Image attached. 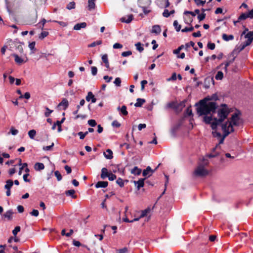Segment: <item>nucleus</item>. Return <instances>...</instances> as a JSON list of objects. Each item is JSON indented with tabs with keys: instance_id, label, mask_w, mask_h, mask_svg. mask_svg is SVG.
Segmentation results:
<instances>
[{
	"instance_id": "nucleus-1",
	"label": "nucleus",
	"mask_w": 253,
	"mask_h": 253,
	"mask_svg": "<svg viewBox=\"0 0 253 253\" xmlns=\"http://www.w3.org/2000/svg\"><path fill=\"white\" fill-rule=\"evenodd\" d=\"M229 113L227 106L223 105L218 110V119L214 118L212 120L210 116H205L204 118V121L206 123L211 124L212 129L215 130L213 131V133L216 134L217 136H220L221 134L217 131L216 129L219 127H221L223 139L234 131V126H239L242 123V120L236 113H235L232 116L230 121L221 124V123L228 116Z\"/></svg>"
},
{
	"instance_id": "nucleus-2",
	"label": "nucleus",
	"mask_w": 253,
	"mask_h": 253,
	"mask_svg": "<svg viewBox=\"0 0 253 253\" xmlns=\"http://www.w3.org/2000/svg\"><path fill=\"white\" fill-rule=\"evenodd\" d=\"M216 108V103L214 102H207L206 100H202L199 102V106L197 108V114L199 116L207 115L213 112Z\"/></svg>"
},
{
	"instance_id": "nucleus-3",
	"label": "nucleus",
	"mask_w": 253,
	"mask_h": 253,
	"mask_svg": "<svg viewBox=\"0 0 253 253\" xmlns=\"http://www.w3.org/2000/svg\"><path fill=\"white\" fill-rule=\"evenodd\" d=\"M209 162L208 159H199L198 166L193 172L195 177H203L209 174L207 169Z\"/></svg>"
},
{
	"instance_id": "nucleus-4",
	"label": "nucleus",
	"mask_w": 253,
	"mask_h": 253,
	"mask_svg": "<svg viewBox=\"0 0 253 253\" xmlns=\"http://www.w3.org/2000/svg\"><path fill=\"white\" fill-rule=\"evenodd\" d=\"M69 106V102L67 99L64 98L62 101L58 104L57 108L59 110H66Z\"/></svg>"
},
{
	"instance_id": "nucleus-5",
	"label": "nucleus",
	"mask_w": 253,
	"mask_h": 253,
	"mask_svg": "<svg viewBox=\"0 0 253 253\" xmlns=\"http://www.w3.org/2000/svg\"><path fill=\"white\" fill-rule=\"evenodd\" d=\"M154 170H152L150 167L148 166L142 172V175L146 177H149L152 175Z\"/></svg>"
},
{
	"instance_id": "nucleus-6",
	"label": "nucleus",
	"mask_w": 253,
	"mask_h": 253,
	"mask_svg": "<svg viewBox=\"0 0 253 253\" xmlns=\"http://www.w3.org/2000/svg\"><path fill=\"white\" fill-rule=\"evenodd\" d=\"M145 179V178H140L138 181H133L135 186L137 187L138 190L144 186Z\"/></svg>"
},
{
	"instance_id": "nucleus-7",
	"label": "nucleus",
	"mask_w": 253,
	"mask_h": 253,
	"mask_svg": "<svg viewBox=\"0 0 253 253\" xmlns=\"http://www.w3.org/2000/svg\"><path fill=\"white\" fill-rule=\"evenodd\" d=\"M96 0H88L87 8L89 11H91L95 8L96 5L95 2Z\"/></svg>"
},
{
	"instance_id": "nucleus-8",
	"label": "nucleus",
	"mask_w": 253,
	"mask_h": 253,
	"mask_svg": "<svg viewBox=\"0 0 253 253\" xmlns=\"http://www.w3.org/2000/svg\"><path fill=\"white\" fill-rule=\"evenodd\" d=\"M151 2V0H138V5L140 7L149 6Z\"/></svg>"
},
{
	"instance_id": "nucleus-9",
	"label": "nucleus",
	"mask_w": 253,
	"mask_h": 253,
	"mask_svg": "<svg viewBox=\"0 0 253 253\" xmlns=\"http://www.w3.org/2000/svg\"><path fill=\"white\" fill-rule=\"evenodd\" d=\"M86 100L87 101H89L91 100L92 103H95L96 101L94 95L90 91L88 92L87 95L86 96Z\"/></svg>"
},
{
	"instance_id": "nucleus-10",
	"label": "nucleus",
	"mask_w": 253,
	"mask_h": 253,
	"mask_svg": "<svg viewBox=\"0 0 253 253\" xmlns=\"http://www.w3.org/2000/svg\"><path fill=\"white\" fill-rule=\"evenodd\" d=\"M86 27V23L85 22H82L76 24L74 27V30H80L82 28H85Z\"/></svg>"
},
{
	"instance_id": "nucleus-11",
	"label": "nucleus",
	"mask_w": 253,
	"mask_h": 253,
	"mask_svg": "<svg viewBox=\"0 0 253 253\" xmlns=\"http://www.w3.org/2000/svg\"><path fill=\"white\" fill-rule=\"evenodd\" d=\"M161 32V29L159 25H156L152 27V29L151 31L152 33H154L156 34H159Z\"/></svg>"
},
{
	"instance_id": "nucleus-12",
	"label": "nucleus",
	"mask_w": 253,
	"mask_h": 253,
	"mask_svg": "<svg viewBox=\"0 0 253 253\" xmlns=\"http://www.w3.org/2000/svg\"><path fill=\"white\" fill-rule=\"evenodd\" d=\"M34 168L36 170L40 171L44 169V166L42 163H36L34 165Z\"/></svg>"
},
{
	"instance_id": "nucleus-13",
	"label": "nucleus",
	"mask_w": 253,
	"mask_h": 253,
	"mask_svg": "<svg viewBox=\"0 0 253 253\" xmlns=\"http://www.w3.org/2000/svg\"><path fill=\"white\" fill-rule=\"evenodd\" d=\"M110 173L108 172V169L105 168H103L102 169H101V178L102 179H105V178H106L108 176V175Z\"/></svg>"
},
{
	"instance_id": "nucleus-14",
	"label": "nucleus",
	"mask_w": 253,
	"mask_h": 253,
	"mask_svg": "<svg viewBox=\"0 0 253 253\" xmlns=\"http://www.w3.org/2000/svg\"><path fill=\"white\" fill-rule=\"evenodd\" d=\"M108 182L107 181H98L95 185L96 188H105L108 185Z\"/></svg>"
},
{
	"instance_id": "nucleus-15",
	"label": "nucleus",
	"mask_w": 253,
	"mask_h": 253,
	"mask_svg": "<svg viewBox=\"0 0 253 253\" xmlns=\"http://www.w3.org/2000/svg\"><path fill=\"white\" fill-rule=\"evenodd\" d=\"M141 169L138 168L137 167H134L131 169L130 172L132 174L134 175H139L141 173Z\"/></svg>"
},
{
	"instance_id": "nucleus-16",
	"label": "nucleus",
	"mask_w": 253,
	"mask_h": 253,
	"mask_svg": "<svg viewBox=\"0 0 253 253\" xmlns=\"http://www.w3.org/2000/svg\"><path fill=\"white\" fill-rule=\"evenodd\" d=\"M13 214V212L12 210H8L3 214V216L7 218L8 220H10L12 219V215Z\"/></svg>"
},
{
	"instance_id": "nucleus-17",
	"label": "nucleus",
	"mask_w": 253,
	"mask_h": 253,
	"mask_svg": "<svg viewBox=\"0 0 253 253\" xmlns=\"http://www.w3.org/2000/svg\"><path fill=\"white\" fill-rule=\"evenodd\" d=\"M132 20V15H127L126 17H123L121 19V20L123 22H125L126 23H130Z\"/></svg>"
},
{
	"instance_id": "nucleus-18",
	"label": "nucleus",
	"mask_w": 253,
	"mask_h": 253,
	"mask_svg": "<svg viewBox=\"0 0 253 253\" xmlns=\"http://www.w3.org/2000/svg\"><path fill=\"white\" fill-rule=\"evenodd\" d=\"M103 155L106 158H113V152L110 149H107L104 152Z\"/></svg>"
},
{
	"instance_id": "nucleus-19",
	"label": "nucleus",
	"mask_w": 253,
	"mask_h": 253,
	"mask_svg": "<svg viewBox=\"0 0 253 253\" xmlns=\"http://www.w3.org/2000/svg\"><path fill=\"white\" fill-rule=\"evenodd\" d=\"M13 56L14 57L15 62H16L17 64H20L24 62V60L19 57L18 55L14 54H13Z\"/></svg>"
},
{
	"instance_id": "nucleus-20",
	"label": "nucleus",
	"mask_w": 253,
	"mask_h": 253,
	"mask_svg": "<svg viewBox=\"0 0 253 253\" xmlns=\"http://www.w3.org/2000/svg\"><path fill=\"white\" fill-rule=\"evenodd\" d=\"M13 181L12 180H11V179L7 180L6 181V184L4 186V188L6 189L10 190V188L13 186Z\"/></svg>"
},
{
	"instance_id": "nucleus-21",
	"label": "nucleus",
	"mask_w": 253,
	"mask_h": 253,
	"mask_svg": "<svg viewBox=\"0 0 253 253\" xmlns=\"http://www.w3.org/2000/svg\"><path fill=\"white\" fill-rule=\"evenodd\" d=\"M247 40L242 43V49H244L246 46L249 45L253 41L251 39L247 38Z\"/></svg>"
},
{
	"instance_id": "nucleus-22",
	"label": "nucleus",
	"mask_w": 253,
	"mask_h": 253,
	"mask_svg": "<svg viewBox=\"0 0 253 253\" xmlns=\"http://www.w3.org/2000/svg\"><path fill=\"white\" fill-rule=\"evenodd\" d=\"M136 101L137 102L135 103L134 106L137 107H141L145 102V100L142 98H137Z\"/></svg>"
},
{
	"instance_id": "nucleus-23",
	"label": "nucleus",
	"mask_w": 253,
	"mask_h": 253,
	"mask_svg": "<svg viewBox=\"0 0 253 253\" xmlns=\"http://www.w3.org/2000/svg\"><path fill=\"white\" fill-rule=\"evenodd\" d=\"M118 110H120L121 113L124 116H126L128 114V112L126 110V107L125 105L122 106L121 108H120V107H118Z\"/></svg>"
},
{
	"instance_id": "nucleus-24",
	"label": "nucleus",
	"mask_w": 253,
	"mask_h": 253,
	"mask_svg": "<svg viewBox=\"0 0 253 253\" xmlns=\"http://www.w3.org/2000/svg\"><path fill=\"white\" fill-rule=\"evenodd\" d=\"M222 39L225 41H229L234 39V36L232 35H227L225 34L222 35Z\"/></svg>"
},
{
	"instance_id": "nucleus-25",
	"label": "nucleus",
	"mask_w": 253,
	"mask_h": 253,
	"mask_svg": "<svg viewBox=\"0 0 253 253\" xmlns=\"http://www.w3.org/2000/svg\"><path fill=\"white\" fill-rule=\"evenodd\" d=\"M248 18L247 13H243L238 18V20L237 21L234 22V24L236 25V23L239 22L240 20H245Z\"/></svg>"
},
{
	"instance_id": "nucleus-26",
	"label": "nucleus",
	"mask_w": 253,
	"mask_h": 253,
	"mask_svg": "<svg viewBox=\"0 0 253 253\" xmlns=\"http://www.w3.org/2000/svg\"><path fill=\"white\" fill-rule=\"evenodd\" d=\"M200 13V10L199 9H196L194 12L192 11H185L184 12V14L186 15L187 14H190L193 16H195L196 14H199Z\"/></svg>"
},
{
	"instance_id": "nucleus-27",
	"label": "nucleus",
	"mask_w": 253,
	"mask_h": 253,
	"mask_svg": "<svg viewBox=\"0 0 253 253\" xmlns=\"http://www.w3.org/2000/svg\"><path fill=\"white\" fill-rule=\"evenodd\" d=\"M75 191L73 189L68 190L66 192L67 195L71 196L73 198H76L77 196L75 195Z\"/></svg>"
},
{
	"instance_id": "nucleus-28",
	"label": "nucleus",
	"mask_w": 253,
	"mask_h": 253,
	"mask_svg": "<svg viewBox=\"0 0 253 253\" xmlns=\"http://www.w3.org/2000/svg\"><path fill=\"white\" fill-rule=\"evenodd\" d=\"M223 77V74L221 71H218L215 75V78L216 80H221Z\"/></svg>"
},
{
	"instance_id": "nucleus-29",
	"label": "nucleus",
	"mask_w": 253,
	"mask_h": 253,
	"mask_svg": "<svg viewBox=\"0 0 253 253\" xmlns=\"http://www.w3.org/2000/svg\"><path fill=\"white\" fill-rule=\"evenodd\" d=\"M173 26L177 32H179L181 29V26L178 23L177 20H175L173 22Z\"/></svg>"
},
{
	"instance_id": "nucleus-30",
	"label": "nucleus",
	"mask_w": 253,
	"mask_h": 253,
	"mask_svg": "<svg viewBox=\"0 0 253 253\" xmlns=\"http://www.w3.org/2000/svg\"><path fill=\"white\" fill-rule=\"evenodd\" d=\"M136 48L137 50H138L140 52H141L143 51L144 48L143 47L141 43L140 42H137L135 44Z\"/></svg>"
},
{
	"instance_id": "nucleus-31",
	"label": "nucleus",
	"mask_w": 253,
	"mask_h": 253,
	"mask_svg": "<svg viewBox=\"0 0 253 253\" xmlns=\"http://www.w3.org/2000/svg\"><path fill=\"white\" fill-rule=\"evenodd\" d=\"M36 134V131L35 129H32L28 132L29 136L31 139H34Z\"/></svg>"
},
{
	"instance_id": "nucleus-32",
	"label": "nucleus",
	"mask_w": 253,
	"mask_h": 253,
	"mask_svg": "<svg viewBox=\"0 0 253 253\" xmlns=\"http://www.w3.org/2000/svg\"><path fill=\"white\" fill-rule=\"evenodd\" d=\"M101 43H102V41H100V40L94 42H92L91 43H90V44H89L88 45V47H94L96 45H100Z\"/></svg>"
},
{
	"instance_id": "nucleus-33",
	"label": "nucleus",
	"mask_w": 253,
	"mask_h": 253,
	"mask_svg": "<svg viewBox=\"0 0 253 253\" xmlns=\"http://www.w3.org/2000/svg\"><path fill=\"white\" fill-rule=\"evenodd\" d=\"M150 211V208H147V209L142 211V212H141V215L140 216V218H142V217L146 216L147 213L148 212H149Z\"/></svg>"
},
{
	"instance_id": "nucleus-34",
	"label": "nucleus",
	"mask_w": 253,
	"mask_h": 253,
	"mask_svg": "<svg viewBox=\"0 0 253 253\" xmlns=\"http://www.w3.org/2000/svg\"><path fill=\"white\" fill-rule=\"evenodd\" d=\"M75 4H75V2H74V1L70 2H69V3H68L67 4L66 8L69 10L74 9L75 8Z\"/></svg>"
},
{
	"instance_id": "nucleus-35",
	"label": "nucleus",
	"mask_w": 253,
	"mask_h": 253,
	"mask_svg": "<svg viewBox=\"0 0 253 253\" xmlns=\"http://www.w3.org/2000/svg\"><path fill=\"white\" fill-rule=\"evenodd\" d=\"M36 43L35 42H32L29 43V48L32 51V53H34V51L35 50V46Z\"/></svg>"
},
{
	"instance_id": "nucleus-36",
	"label": "nucleus",
	"mask_w": 253,
	"mask_h": 253,
	"mask_svg": "<svg viewBox=\"0 0 253 253\" xmlns=\"http://www.w3.org/2000/svg\"><path fill=\"white\" fill-rule=\"evenodd\" d=\"M48 35V32L46 31H42L41 35L39 36V38L41 40L44 39L45 37H47Z\"/></svg>"
},
{
	"instance_id": "nucleus-37",
	"label": "nucleus",
	"mask_w": 253,
	"mask_h": 253,
	"mask_svg": "<svg viewBox=\"0 0 253 253\" xmlns=\"http://www.w3.org/2000/svg\"><path fill=\"white\" fill-rule=\"evenodd\" d=\"M45 109H46V112L44 113V116L46 117H48L50 115L51 113H52L53 110L49 109L47 107H45Z\"/></svg>"
},
{
	"instance_id": "nucleus-38",
	"label": "nucleus",
	"mask_w": 253,
	"mask_h": 253,
	"mask_svg": "<svg viewBox=\"0 0 253 253\" xmlns=\"http://www.w3.org/2000/svg\"><path fill=\"white\" fill-rule=\"evenodd\" d=\"M115 84L117 86H120L121 84V80L120 78H116L114 82Z\"/></svg>"
},
{
	"instance_id": "nucleus-39",
	"label": "nucleus",
	"mask_w": 253,
	"mask_h": 253,
	"mask_svg": "<svg viewBox=\"0 0 253 253\" xmlns=\"http://www.w3.org/2000/svg\"><path fill=\"white\" fill-rule=\"evenodd\" d=\"M196 4L198 6L204 5L206 3V0H194Z\"/></svg>"
},
{
	"instance_id": "nucleus-40",
	"label": "nucleus",
	"mask_w": 253,
	"mask_h": 253,
	"mask_svg": "<svg viewBox=\"0 0 253 253\" xmlns=\"http://www.w3.org/2000/svg\"><path fill=\"white\" fill-rule=\"evenodd\" d=\"M20 227L19 226H16L14 229L12 231V234L14 236H16L17 233L20 231Z\"/></svg>"
},
{
	"instance_id": "nucleus-41",
	"label": "nucleus",
	"mask_w": 253,
	"mask_h": 253,
	"mask_svg": "<svg viewBox=\"0 0 253 253\" xmlns=\"http://www.w3.org/2000/svg\"><path fill=\"white\" fill-rule=\"evenodd\" d=\"M18 130L17 129H15L13 127H11L10 128V132L13 135H16L18 133Z\"/></svg>"
},
{
	"instance_id": "nucleus-42",
	"label": "nucleus",
	"mask_w": 253,
	"mask_h": 253,
	"mask_svg": "<svg viewBox=\"0 0 253 253\" xmlns=\"http://www.w3.org/2000/svg\"><path fill=\"white\" fill-rule=\"evenodd\" d=\"M87 134L88 131H86L84 133L81 131L78 133V134L80 136L81 139H83Z\"/></svg>"
},
{
	"instance_id": "nucleus-43",
	"label": "nucleus",
	"mask_w": 253,
	"mask_h": 253,
	"mask_svg": "<svg viewBox=\"0 0 253 253\" xmlns=\"http://www.w3.org/2000/svg\"><path fill=\"white\" fill-rule=\"evenodd\" d=\"M198 19L200 21L203 20L206 17V14L205 13H202L201 14H198Z\"/></svg>"
},
{
	"instance_id": "nucleus-44",
	"label": "nucleus",
	"mask_w": 253,
	"mask_h": 253,
	"mask_svg": "<svg viewBox=\"0 0 253 253\" xmlns=\"http://www.w3.org/2000/svg\"><path fill=\"white\" fill-rule=\"evenodd\" d=\"M234 61V59L231 60H228L226 61L225 63V67L224 70L225 72L227 71V67L229 66V65L232 63Z\"/></svg>"
},
{
	"instance_id": "nucleus-45",
	"label": "nucleus",
	"mask_w": 253,
	"mask_h": 253,
	"mask_svg": "<svg viewBox=\"0 0 253 253\" xmlns=\"http://www.w3.org/2000/svg\"><path fill=\"white\" fill-rule=\"evenodd\" d=\"M54 174L58 181H60L62 179V175L59 171H55Z\"/></svg>"
},
{
	"instance_id": "nucleus-46",
	"label": "nucleus",
	"mask_w": 253,
	"mask_h": 253,
	"mask_svg": "<svg viewBox=\"0 0 253 253\" xmlns=\"http://www.w3.org/2000/svg\"><path fill=\"white\" fill-rule=\"evenodd\" d=\"M116 183L121 187H123L124 185V181L121 178H119L117 180Z\"/></svg>"
},
{
	"instance_id": "nucleus-47",
	"label": "nucleus",
	"mask_w": 253,
	"mask_h": 253,
	"mask_svg": "<svg viewBox=\"0 0 253 253\" xmlns=\"http://www.w3.org/2000/svg\"><path fill=\"white\" fill-rule=\"evenodd\" d=\"M88 124L91 126H95L96 125V121L94 120H89L88 121Z\"/></svg>"
},
{
	"instance_id": "nucleus-48",
	"label": "nucleus",
	"mask_w": 253,
	"mask_h": 253,
	"mask_svg": "<svg viewBox=\"0 0 253 253\" xmlns=\"http://www.w3.org/2000/svg\"><path fill=\"white\" fill-rule=\"evenodd\" d=\"M123 45L120 43H115L113 44V48L114 49H120L123 47Z\"/></svg>"
},
{
	"instance_id": "nucleus-49",
	"label": "nucleus",
	"mask_w": 253,
	"mask_h": 253,
	"mask_svg": "<svg viewBox=\"0 0 253 253\" xmlns=\"http://www.w3.org/2000/svg\"><path fill=\"white\" fill-rule=\"evenodd\" d=\"M108 179L109 180H114L116 179V175L113 174L112 173H110L108 175Z\"/></svg>"
},
{
	"instance_id": "nucleus-50",
	"label": "nucleus",
	"mask_w": 253,
	"mask_h": 253,
	"mask_svg": "<svg viewBox=\"0 0 253 253\" xmlns=\"http://www.w3.org/2000/svg\"><path fill=\"white\" fill-rule=\"evenodd\" d=\"M112 125L113 127H119L121 126V124L117 121L115 120L112 122Z\"/></svg>"
},
{
	"instance_id": "nucleus-51",
	"label": "nucleus",
	"mask_w": 253,
	"mask_h": 253,
	"mask_svg": "<svg viewBox=\"0 0 253 253\" xmlns=\"http://www.w3.org/2000/svg\"><path fill=\"white\" fill-rule=\"evenodd\" d=\"M245 38H249L253 40V31H251L247 33L245 36Z\"/></svg>"
},
{
	"instance_id": "nucleus-52",
	"label": "nucleus",
	"mask_w": 253,
	"mask_h": 253,
	"mask_svg": "<svg viewBox=\"0 0 253 253\" xmlns=\"http://www.w3.org/2000/svg\"><path fill=\"white\" fill-rule=\"evenodd\" d=\"M132 52L131 51H124L122 53V56L123 57H126L131 55Z\"/></svg>"
},
{
	"instance_id": "nucleus-53",
	"label": "nucleus",
	"mask_w": 253,
	"mask_h": 253,
	"mask_svg": "<svg viewBox=\"0 0 253 253\" xmlns=\"http://www.w3.org/2000/svg\"><path fill=\"white\" fill-rule=\"evenodd\" d=\"M194 30V28L193 27H191L189 28L185 27V28L182 29L181 31L182 32H190Z\"/></svg>"
},
{
	"instance_id": "nucleus-54",
	"label": "nucleus",
	"mask_w": 253,
	"mask_h": 253,
	"mask_svg": "<svg viewBox=\"0 0 253 253\" xmlns=\"http://www.w3.org/2000/svg\"><path fill=\"white\" fill-rule=\"evenodd\" d=\"M127 252V249L125 247L123 249L117 250L116 253H126Z\"/></svg>"
},
{
	"instance_id": "nucleus-55",
	"label": "nucleus",
	"mask_w": 253,
	"mask_h": 253,
	"mask_svg": "<svg viewBox=\"0 0 253 253\" xmlns=\"http://www.w3.org/2000/svg\"><path fill=\"white\" fill-rule=\"evenodd\" d=\"M91 74H92V75L95 76L97 74V68L96 67L93 66V67H91Z\"/></svg>"
},
{
	"instance_id": "nucleus-56",
	"label": "nucleus",
	"mask_w": 253,
	"mask_h": 253,
	"mask_svg": "<svg viewBox=\"0 0 253 253\" xmlns=\"http://www.w3.org/2000/svg\"><path fill=\"white\" fill-rule=\"evenodd\" d=\"M163 15L165 17H168L170 15L169 11L168 9H165L163 13Z\"/></svg>"
},
{
	"instance_id": "nucleus-57",
	"label": "nucleus",
	"mask_w": 253,
	"mask_h": 253,
	"mask_svg": "<svg viewBox=\"0 0 253 253\" xmlns=\"http://www.w3.org/2000/svg\"><path fill=\"white\" fill-rule=\"evenodd\" d=\"M215 45L214 43L209 42L208 47L211 50H213L215 48Z\"/></svg>"
},
{
	"instance_id": "nucleus-58",
	"label": "nucleus",
	"mask_w": 253,
	"mask_h": 253,
	"mask_svg": "<svg viewBox=\"0 0 253 253\" xmlns=\"http://www.w3.org/2000/svg\"><path fill=\"white\" fill-rule=\"evenodd\" d=\"M176 74L175 73H173L170 78L167 79L168 81H174L176 79Z\"/></svg>"
},
{
	"instance_id": "nucleus-59",
	"label": "nucleus",
	"mask_w": 253,
	"mask_h": 253,
	"mask_svg": "<svg viewBox=\"0 0 253 253\" xmlns=\"http://www.w3.org/2000/svg\"><path fill=\"white\" fill-rule=\"evenodd\" d=\"M30 214L34 216H38L39 215V211L37 210H33L32 211L30 212Z\"/></svg>"
},
{
	"instance_id": "nucleus-60",
	"label": "nucleus",
	"mask_w": 253,
	"mask_h": 253,
	"mask_svg": "<svg viewBox=\"0 0 253 253\" xmlns=\"http://www.w3.org/2000/svg\"><path fill=\"white\" fill-rule=\"evenodd\" d=\"M16 166L17 165H15L14 168L9 169L8 173L10 174V175H13L16 172L15 167H16Z\"/></svg>"
},
{
	"instance_id": "nucleus-61",
	"label": "nucleus",
	"mask_w": 253,
	"mask_h": 253,
	"mask_svg": "<svg viewBox=\"0 0 253 253\" xmlns=\"http://www.w3.org/2000/svg\"><path fill=\"white\" fill-rule=\"evenodd\" d=\"M102 60L104 63L108 62V56L107 54H104L102 56Z\"/></svg>"
},
{
	"instance_id": "nucleus-62",
	"label": "nucleus",
	"mask_w": 253,
	"mask_h": 253,
	"mask_svg": "<svg viewBox=\"0 0 253 253\" xmlns=\"http://www.w3.org/2000/svg\"><path fill=\"white\" fill-rule=\"evenodd\" d=\"M183 47L184 46L183 45H181L178 48L173 51V53L175 54H178Z\"/></svg>"
},
{
	"instance_id": "nucleus-63",
	"label": "nucleus",
	"mask_w": 253,
	"mask_h": 253,
	"mask_svg": "<svg viewBox=\"0 0 253 253\" xmlns=\"http://www.w3.org/2000/svg\"><path fill=\"white\" fill-rule=\"evenodd\" d=\"M186 114L188 116H191L192 114V109H191V107H189L187 108Z\"/></svg>"
},
{
	"instance_id": "nucleus-64",
	"label": "nucleus",
	"mask_w": 253,
	"mask_h": 253,
	"mask_svg": "<svg viewBox=\"0 0 253 253\" xmlns=\"http://www.w3.org/2000/svg\"><path fill=\"white\" fill-rule=\"evenodd\" d=\"M248 18H253V9L249 11L248 13H247Z\"/></svg>"
}]
</instances>
